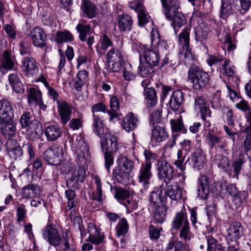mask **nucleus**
<instances>
[{
	"mask_svg": "<svg viewBox=\"0 0 251 251\" xmlns=\"http://www.w3.org/2000/svg\"><path fill=\"white\" fill-rule=\"evenodd\" d=\"M100 141L101 148L104 154L105 167L109 172L114 163L113 153L119 148L117 137L111 133H105Z\"/></svg>",
	"mask_w": 251,
	"mask_h": 251,
	"instance_id": "obj_3",
	"label": "nucleus"
},
{
	"mask_svg": "<svg viewBox=\"0 0 251 251\" xmlns=\"http://www.w3.org/2000/svg\"><path fill=\"white\" fill-rule=\"evenodd\" d=\"M209 192V179L206 176L201 175L198 181V197L200 199L206 200L208 198Z\"/></svg>",
	"mask_w": 251,
	"mask_h": 251,
	"instance_id": "obj_20",
	"label": "nucleus"
},
{
	"mask_svg": "<svg viewBox=\"0 0 251 251\" xmlns=\"http://www.w3.org/2000/svg\"><path fill=\"white\" fill-rule=\"evenodd\" d=\"M140 60L155 67L159 65L160 56L158 51L155 49H145L139 55Z\"/></svg>",
	"mask_w": 251,
	"mask_h": 251,
	"instance_id": "obj_14",
	"label": "nucleus"
},
{
	"mask_svg": "<svg viewBox=\"0 0 251 251\" xmlns=\"http://www.w3.org/2000/svg\"><path fill=\"white\" fill-rule=\"evenodd\" d=\"M110 110H107V113L109 116V120L113 122L114 119L118 117L117 111L119 109L120 103L116 96L111 97L110 100Z\"/></svg>",
	"mask_w": 251,
	"mask_h": 251,
	"instance_id": "obj_47",
	"label": "nucleus"
},
{
	"mask_svg": "<svg viewBox=\"0 0 251 251\" xmlns=\"http://www.w3.org/2000/svg\"><path fill=\"white\" fill-rule=\"evenodd\" d=\"M155 66L140 60V64L138 68V74L142 77L151 76L155 72Z\"/></svg>",
	"mask_w": 251,
	"mask_h": 251,
	"instance_id": "obj_45",
	"label": "nucleus"
},
{
	"mask_svg": "<svg viewBox=\"0 0 251 251\" xmlns=\"http://www.w3.org/2000/svg\"><path fill=\"white\" fill-rule=\"evenodd\" d=\"M41 125L40 124L39 126H36L34 128H26V138L31 141L38 139L43 133L42 130L41 129Z\"/></svg>",
	"mask_w": 251,
	"mask_h": 251,
	"instance_id": "obj_54",
	"label": "nucleus"
},
{
	"mask_svg": "<svg viewBox=\"0 0 251 251\" xmlns=\"http://www.w3.org/2000/svg\"><path fill=\"white\" fill-rule=\"evenodd\" d=\"M113 176L118 182L126 184L129 180L130 175L123 170L121 166H116L113 170Z\"/></svg>",
	"mask_w": 251,
	"mask_h": 251,
	"instance_id": "obj_35",
	"label": "nucleus"
},
{
	"mask_svg": "<svg viewBox=\"0 0 251 251\" xmlns=\"http://www.w3.org/2000/svg\"><path fill=\"white\" fill-rule=\"evenodd\" d=\"M214 162L224 172L228 173L230 167V162L226 156L221 153L217 154L214 156Z\"/></svg>",
	"mask_w": 251,
	"mask_h": 251,
	"instance_id": "obj_50",
	"label": "nucleus"
},
{
	"mask_svg": "<svg viewBox=\"0 0 251 251\" xmlns=\"http://www.w3.org/2000/svg\"><path fill=\"white\" fill-rule=\"evenodd\" d=\"M21 68L23 72L27 76H34L39 71L36 60L31 57H25L22 61Z\"/></svg>",
	"mask_w": 251,
	"mask_h": 251,
	"instance_id": "obj_15",
	"label": "nucleus"
},
{
	"mask_svg": "<svg viewBox=\"0 0 251 251\" xmlns=\"http://www.w3.org/2000/svg\"><path fill=\"white\" fill-rule=\"evenodd\" d=\"M27 102L30 105H34L40 100H42V95L38 87H30L27 89Z\"/></svg>",
	"mask_w": 251,
	"mask_h": 251,
	"instance_id": "obj_36",
	"label": "nucleus"
},
{
	"mask_svg": "<svg viewBox=\"0 0 251 251\" xmlns=\"http://www.w3.org/2000/svg\"><path fill=\"white\" fill-rule=\"evenodd\" d=\"M189 224L186 209L183 207L179 212H176L172 223V228L177 230L183 225Z\"/></svg>",
	"mask_w": 251,
	"mask_h": 251,
	"instance_id": "obj_23",
	"label": "nucleus"
},
{
	"mask_svg": "<svg viewBox=\"0 0 251 251\" xmlns=\"http://www.w3.org/2000/svg\"><path fill=\"white\" fill-rule=\"evenodd\" d=\"M191 161L193 169L196 170H200L204 167L206 157L201 149H197L191 154Z\"/></svg>",
	"mask_w": 251,
	"mask_h": 251,
	"instance_id": "obj_19",
	"label": "nucleus"
},
{
	"mask_svg": "<svg viewBox=\"0 0 251 251\" xmlns=\"http://www.w3.org/2000/svg\"><path fill=\"white\" fill-rule=\"evenodd\" d=\"M174 248V251H191L190 246L188 244L171 238L167 243L165 251H171Z\"/></svg>",
	"mask_w": 251,
	"mask_h": 251,
	"instance_id": "obj_29",
	"label": "nucleus"
},
{
	"mask_svg": "<svg viewBox=\"0 0 251 251\" xmlns=\"http://www.w3.org/2000/svg\"><path fill=\"white\" fill-rule=\"evenodd\" d=\"M8 79L9 83L14 92L18 94H23L24 93V86L17 73L10 74L8 75Z\"/></svg>",
	"mask_w": 251,
	"mask_h": 251,
	"instance_id": "obj_30",
	"label": "nucleus"
},
{
	"mask_svg": "<svg viewBox=\"0 0 251 251\" xmlns=\"http://www.w3.org/2000/svg\"><path fill=\"white\" fill-rule=\"evenodd\" d=\"M42 189L37 184L30 183L22 189V197L24 199H38L42 195Z\"/></svg>",
	"mask_w": 251,
	"mask_h": 251,
	"instance_id": "obj_16",
	"label": "nucleus"
},
{
	"mask_svg": "<svg viewBox=\"0 0 251 251\" xmlns=\"http://www.w3.org/2000/svg\"><path fill=\"white\" fill-rule=\"evenodd\" d=\"M151 47L160 50H166L168 45L166 42L161 39L157 30L152 31L151 32Z\"/></svg>",
	"mask_w": 251,
	"mask_h": 251,
	"instance_id": "obj_39",
	"label": "nucleus"
},
{
	"mask_svg": "<svg viewBox=\"0 0 251 251\" xmlns=\"http://www.w3.org/2000/svg\"><path fill=\"white\" fill-rule=\"evenodd\" d=\"M129 229V225L125 218L121 219L116 226V231L118 236H125Z\"/></svg>",
	"mask_w": 251,
	"mask_h": 251,
	"instance_id": "obj_53",
	"label": "nucleus"
},
{
	"mask_svg": "<svg viewBox=\"0 0 251 251\" xmlns=\"http://www.w3.org/2000/svg\"><path fill=\"white\" fill-rule=\"evenodd\" d=\"M144 0H134L128 3L130 9L135 11L138 14V25L143 27L149 22L150 16L144 6Z\"/></svg>",
	"mask_w": 251,
	"mask_h": 251,
	"instance_id": "obj_6",
	"label": "nucleus"
},
{
	"mask_svg": "<svg viewBox=\"0 0 251 251\" xmlns=\"http://www.w3.org/2000/svg\"><path fill=\"white\" fill-rule=\"evenodd\" d=\"M234 10L230 0H222L219 12V17L221 19L227 20L228 17L233 15Z\"/></svg>",
	"mask_w": 251,
	"mask_h": 251,
	"instance_id": "obj_28",
	"label": "nucleus"
},
{
	"mask_svg": "<svg viewBox=\"0 0 251 251\" xmlns=\"http://www.w3.org/2000/svg\"><path fill=\"white\" fill-rule=\"evenodd\" d=\"M62 130L59 126L53 125L46 127L45 130V135L49 142L55 141L62 135Z\"/></svg>",
	"mask_w": 251,
	"mask_h": 251,
	"instance_id": "obj_24",
	"label": "nucleus"
},
{
	"mask_svg": "<svg viewBox=\"0 0 251 251\" xmlns=\"http://www.w3.org/2000/svg\"><path fill=\"white\" fill-rule=\"evenodd\" d=\"M244 157L243 156H240L238 158H235L233 162L232 167L233 172L228 171V174L230 177L238 178V176L241 173L242 165L244 163Z\"/></svg>",
	"mask_w": 251,
	"mask_h": 251,
	"instance_id": "obj_48",
	"label": "nucleus"
},
{
	"mask_svg": "<svg viewBox=\"0 0 251 251\" xmlns=\"http://www.w3.org/2000/svg\"><path fill=\"white\" fill-rule=\"evenodd\" d=\"M211 75L200 67L191 65L188 71L187 79L195 91H202L209 84Z\"/></svg>",
	"mask_w": 251,
	"mask_h": 251,
	"instance_id": "obj_2",
	"label": "nucleus"
},
{
	"mask_svg": "<svg viewBox=\"0 0 251 251\" xmlns=\"http://www.w3.org/2000/svg\"><path fill=\"white\" fill-rule=\"evenodd\" d=\"M222 67L224 69L225 74L228 77H233L235 75V67L231 65L230 61L229 59L225 60Z\"/></svg>",
	"mask_w": 251,
	"mask_h": 251,
	"instance_id": "obj_59",
	"label": "nucleus"
},
{
	"mask_svg": "<svg viewBox=\"0 0 251 251\" xmlns=\"http://www.w3.org/2000/svg\"><path fill=\"white\" fill-rule=\"evenodd\" d=\"M244 227L240 222L238 221L232 222L227 229L226 241L237 242L244 235Z\"/></svg>",
	"mask_w": 251,
	"mask_h": 251,
	"instance_id": "obj_9",
	"label": "nucleus"
},
{
	"mask_svg": "<svg viewBox=\"0 0 251 251\" xmlns=\"http://www.w3.org/2000/svg\"><path fill=\"white\" fill-rule=\"evenodd\" d=\"M138 124V120L137 116L130 113L127 114L123 119L122 126L127 132H130L134 130Z\"/></svg>",
	"mask_w": 251,
	"mask_h": 251,
	"instance_id": "obj_27",
	"label": "nucleus"
},
{
	"mask_svg": "<svg viewBox=\"0 0 251 251\" xmlns=\"http://www.w3.org/2000/svg\"><path fill=\"white\" fill-rule=\"evenodd\" d=\"M75 213V210H72L70 213V218L73 219V225L79 231L81 239L84 238L87 234L85 227L83 224V220L80 216H75L74 214Z\"/></svg>",
	"mask_w": 251,
	"mask_h": 251,
	"instance_id": "obj_42",
	"label": "nucleus"
},
{
	"mask_svg": "<svg viewBox=\"0 0 251 251\" xmlns=\"http://www.w3.org/2000/svg\"><path fill=\"white\" fill-rule=\"evenodd\" d=\"M184 100L183 93L180 90L174 92L170 99L169 104L174 111H177L181 107Z\"/></svg>",
	"mask_w": 251,
	"mask_h": 251,
	"instance_id": "obj_32",
	"label": "nucleus"
},
{
	"mask_svg": "<svg viewBox=\"0 0 251 251\" xmlns=\"http://www.w3.org/2000/svg\"><path fill=\"white\" fill-rule=\"evenodd\" d=\"M167 191V197L176 201L181 200L184 192L183 188L178 185H169Z\"/></svg>",
	"mask_w": 251,
	"mask_h": 251,
	"instance_id": "obj_41",
	"label": "nucleus"
},
{
	"mask_svg": "<svg viewBox=\"0 0 251 251\" xmlns=\"http://www.w3.org/2000/svg\"><path fill=\"white\" fill-rule=\"evenodd\" d=\"M167 191L163 186V184L159 187H154L149 196L150 207L166 205L167 199Z\"/></svg>",
	"mask_w": 251,
	"mask_h": 251,
	"instance_id": "obj_7",
	"label": "nucleus"
},
{
	"mask_svg": "<svg viewBox=\"0 0 251 251\" xmlns=\"http://www.w3.org/2000/svg\"><path fill=\"white\" fill-rule=\"evenodd\" d=\"M144 96L147 100V107L152 108L157 102V97L155 89L153 87L145 88Z\"/></svg>",
	"mask_w": 251,
	"mask_h": 251,
	"instance_id": "obj_37",
	"label": "nucleus"
},
{
	"mask_svg": "<svg viewBox=\"0 0 251 251\" xmlns=\"http://www.w3.org/2000/svg\"><path fill=\"white\" fill-rule=\"evenodd\" d=\"M163 230L162 227H156L151 225L149 228V235L152 240H157L160 236V232Z\"/></svg>",
	"mask_w": 251,
	"mask_h": 251,
	"instance_id": "obj_64",
	"label": "nucleus"
},
{
	"mask_svg": "<svg viewBox=\"0 0 251 251\" xmlns=\"http://www.w3.org/2000/svg\"><path fill=\"white\" fill-rule=\"evenodd\" d=\"M57 105L60 122L63 126H65L71 120L73 106L63 100L57 101Z\"/></svg>",
	"mask_w": 251,
	"mask_h": 251,
	"instance_id": "obj_13",
	"label": "nucleus"
},
{
	"mask_svg": "<svg viewBox=\"0 0 251 251\" xmlns=\"http://www.w3.org/2000/svg\"><path fill=\"white\" fill-rule=\"evenodd\" d=\"M16 131V124L13 118L0 119V132L6 138L14 136Z\"/></svg>",
	"mask_w": 251,
	"mask_h": 251,
	"instance_id": "obj_17",
	"label": "nucleus"
},
{
	"mask_svg": "<svg viewBox=\"0 0 251 251\" xmlns=\"http://www.w3.org/2000/svg\"><path fill=\"white\" fill-rule=\"evenodd\" d=\"M154 210L153 216L155 221L159 224H162L166 218L167 207L166 205L150 207Z\"/></svg>",
	"mask_w": 251,
	"mask_h": 251,
	"instance_id": "obj_43",
	"label": "nucleus"
},
{
	"mask_svg": "<svg viewBox=\"0 0 251 251\" xmlns=\"http://www.w3.org/2000/svg\"><path fill=\"white\" fill-rule=\"evenodd\" d=\"M110 188L114 193V198L121 204L130 197V193L126 189L117 186L113 187L112 186H111Z\"/></svg>",
	"mask_w": 251,
	"mask_h": 251,
	"instance_id": "obj_38",
	"label": "nucleus"
},
{
	"mask_svg": "<svg viewBox=\"0 0 251 251\" xmlns=\"http://www.w3.org/2000/svg\"><path fill=\"white\" fill-rule=\"evenodd\" d=\"M191 27H186L178 35V41L181 47L190 45V33Z\"/></svg>",
	"mask_w": 251,
	"mask_h": 251,
	"instance_id": "obj_55",
	"label": "nucleus"
},
{
	"mask_svg": "<svg viewBox=\"0 0 251 251\" xmlns=\"http://www.w3.org/2000/svg\"><path fill=\"white\" fill-rule=\"evenodd\" d=\"M245 134L244 140L242 144L245 153L251 150V129L250 130H244Z\"/></svg>",
	"mask_w": 251,
	"mask_h": 251,
	"instance_id": "obj_60",
	"label": "nucleus"
},
{
	"mask_svg": "<svg viewBox=\"0 0 251 251\" xmlns=\"http://www.w3.org/2000/svg\"><path fill=\"white\" fill-rule=\"evenodd\" d=\"M150 145L155 147L160 145L168 138V134L164 127L160 126H154L151 130Z\"/></svg>",
	"mask_w": 251,
	"mask_h": 251,
	"instance_id": "obj_12",
	"label": "nucleus"
},
{
	"mask_svg": "<svg viewBox=\"0 0 251 251\" xmlns=\"http://www.w3.org/2000/svg\"><path fill=\"white\" fill-rule=\"evenodd\" d=\"M100 43L96 46V51L100 57L104 55L107 49L113 45V42L106 33L101 35L100 39Z\"/></svg>",
	"mask_w": 251,
	"mask_h": 251,
	"instance_id": "obj_26",
	"label": "nucleus"
},
{
	"mask_svg": "<svg viewBox=\"0 0 251 251\" xmlns=\"http://www.w3.org/2000/svg\"><path fill=\"white\" fill-rule=\"evenodd\" d=\"M8 153L12 159L15 160L21 158L23 154V151L20 146H16L10 149Z\"/></svg>",
	"mask_w": 251,
	"mask_h": 251,
	"instance_id": "obj_61",
	"label": "nucleus"
},
{
	"mask_svg": "<svg viewBox=\"0 0 251 251\" xmlns=\"http://www.w3.org/2000/svg\"><path fill=\"white\" fill-rule=\"evenodd\" d=\"M42 234L50 245L56 247L60 245L62 241L61 234L52 223L48 222L47 225L42 229Z\"/></svg>",
	"mask_w": 251,
	"mask_h": 251,
	"instance_id": "obj_5",
	"label": "nucleus"
},
{
	"mask_svg": "<svg viewBox=\"0 0 251 251\" xmlns=\"http://www.w3.org/2000/svg\"><path fill=\"white\" fill-rule=\"evenodd\" d=\"M53 38L54 42L58 45L72 42L74 40V37L72 33L66 29L63 31H57L55 33Z\"/></svg>",
	"mask_w": 251,
	"mask_h": 251,
	"instance_id": "obj_33",
	"label": "nucleus"
},
{
	"mask_svg": "<svg viewBox=\"0 0 251 251\" xmlns=\"http://www.w3.org/2000/svg\"><path fill=\"white\" fill-rule=\"evenodd\" d=\"M123 54L121 50L112 48L106 54V59L108 63L123 62L124 61Z\"/></svg>",
	"mask_w": 251,
	"mask_h": 251,
	"instance_id": "obj_40",
	"label": "nucleus"
},
{
	"mask_svg": "<svg viewBox=\"0 0 251 251\" xmlns=\"http://www.w3.org/2000/svg\"><path fill=\"white\" fill-rule=\"evenodd\" d=\"M87 231L89 234L86 241L95 245L102 243L104 238V233L101 232V229L92 223L87 224Z\"/></svg>",
	"mask_w": 251,
	"mask_h": 251,
	"instance_id": "obj_11",
	"label": "nucleus"
},
{
	"mask_svg": "<svg viewBox=\"0 0 251 251\" xmlns=\"http://www.w3.org/2000/svg\"><path fill=\"white\" fill-rule=\"evenodd\" d=\"M208 34V30L204 25H199L195 29V39L197 42L203 44L205 42Z\"/></svg>",
	"mask_w": 251,
	"mask_h": 251,
	"instance_id": "obj_49",
	"label": "nucleus"
},
{
	"mask_svg": "<svg viewBox=\"0 0 251 251\" xmlns=\"http://www.w3.org/2000/svg\"><path fill=\"white\" fill-rule=\"evenodd\" d=\"M71 175L75 176L80 182H83L86 178V172L84 168L80 166L75 168Z\"/></svg>",
	"mask_w": 251,
	"mask_h": 251,
	"instance_id": "obj_62",
	"label": "nucleus"
},
{
	"mask_svg": "<svg viewBox=\"0 0 251 251\" xmlns=\"http://www.w3.org/2000/svg\"><path fill=\"white\" fill-rule=\"evenodd\" d=\"M118 28L121 32H128L132 29L133 20L127 14L119 15L117 18Z\"/></svg>",
	"mask_w": 251,
	"mask_h": 251,
	"instance_id": "obj_21",
	"label": "nucleus"
},
{
	"mask_svg": "<svg viewBox=\"0 0 251 251\" xmlns=\"http://www.w3.org/2000/svg\"><path fill=\"white\" fill-rule=\"evenodd\" d=\"M179 229L180 238L185 241H190L191 238L192 233L190 231L189 223L187 225H183Z\"/></svg>",
	"mask_w": 251,
	"mask_h": 251,
	"instance_id": "obj_58",
	"label": "nucleus"
},
{
	"mask_svg": "<svg viewBox=\"0 0 251 251\" xmlns=\"http://www.w3.org/2000/svg\"><path fill=\"white\" fill-rule=\"evenodd\" d=\"M162 12L166 19L171 21V25L176 28L184 25L185 18L184 15L178 11L180 8L179 0H161Z\"/></svg>",
	"mask_w": 251,
	"mask_h": 251,
	"instance_id": "obj_1",
	"label": "nucleus"
},
{
	"mask_svg": "<svg viewBox=\"0 0 251 251\" xmlns=\"http://www.w3.org/2000/svg\"><path fill=\"white\" fill-rule=\"evenodd\" d=\"M93 122L92 124L93 131L99 136L100 140L105 135L103 122L100 117L96 114L93 115Z\"/></svg>",
	"mask_w": 251,
	"mask_h": 251,
	"instance_id": "obj_34",
	"label": "nucleus"
},
{
	"mask_svg": "<svg viewBox=\"0 0 251 251\" xmlns=\"http://www.w3.org/2000/svg\"><path fill=\"white\" fill-rule=\"evenodd\" d=\"M20 123L22 128H31L40 126V123L31 116L29 112L25 111L21 117Z\"/></svg>",
	"mask_w": 251,
	"mask_h": 251,
	"instance_id": "obj_31",
	"label": "nucleus"
},
{
	"mask_svg": "<svg viewBox=\"0 0 251 251\" xmlns=\"http://www.w3.org/2000/svg\"><path fill=\"white\" fill-rule=\"evenodd\" d=\"M14 110L11 103L6 99L0 100V119L14 118Z\"/></svg>",
	"mask_w": 251,
	"mask_h": 251,
	"instance_id": "obj_22",
	"label": "nucleus"
},
{
	"mask_svg": "<svg viewBox=\"0 0 251 251\" xmlns=\"http://www.w3.org/2000/svg\"><path fill=\"white\" fill-rule=\"evenodd\" d=\"M170 125L172 132H180L183 134H186L187 132V129L184 126L183 124L182 116H179V118L176 119H171Z\"/></svg>",
	"mask_w": 251,
	"mask_h": 251,
	"instance_id": "obj_46",
	"label": "nucleus"
},
{
	"mask_svg": "<svg viewBox=\"0 0 251 251\" xmlns=\"http://www.w3.org/2000/svg\"><path fill=\"white\" fill-rule=\"evenodd\" d=\"M91 29L90 24H84L79 22L76 26V30L79 33V38L82 42L86 40V36L90 32Z\"/></svg>",
	"mask_w": 251,
	"mask_h": 251,
	"instance_id": "obj_51",
	"label": "nucleus"
},
{
	"mask_svg": "<svg viewBox=\"0 0 251 251\" xmlns=\"http://www.w3.org/2000/svg\"><path fill=\"white\" fill-rule=\"evenodd\" d=\"M16 215L17 222H21L25 221L26 217V209L24 204H19L16 208Z\"/></svg>",
	"mask_w": 251,
	"mask_h": 251,
	"instance_id": "obj_63",
	"label": "nucleus"
},
{
	"mask_svg": "<svg viewBox=\"0 0 251 251\" xmlns=\"http://www.w3.org/2000/svg\"><path fill=\"white\" fill-rule=\"evenodd\" d=\"M81 9L83 11L84 16L89 19L94 18L98 14L96 5L89 0H82Z\"/></svg>",
	"mask_w": 251,
	"mask_h": 251,
	"instance_id": "obj_25",
	"label": "nucleus"
},
{
	"mask_svg": "<svg viewBox=\"0 0 251 251\" xmlns=\"http://www.w3.org/2000/svg\"><path fill=\"white\" fill-rule=\"evenodd\" d=\"M158 177L165 183L166 186L174 179L176 176V171L164 158H160L156 164Z\"/></svg>",
	"mask_w": 251,
	"mask_h": 251,
	"instance_id": "obj_4",
	"label": "nucleus"
},
{
	"mask_svg": "<svg viewBox=\"0 0 251 251\" xmlns=\"http://www.w3.org/2000/svg\"><path fill=\"white\" fill-rule=\"evenodd\" d=\"M248 196V192L247 191H238L232 198V201L238 208L242 204L243 201L246 200Z\"/></svg>",
	"mask_w": 251,
	"mask_h": 251,
	"instance_id": "obj_56",
	"label": "nucleus"
},
{
	"mask_svg": "<svg viewBox=\"0 0 251 251\" xmlns=\"http://www.w3.org/2000/svg\"><path fill=\"white\" fill-rule=\"evenodd\" d=\"M95 182L96 184V188L93 194V199L101 202L103 201V194L101 179L99 176H96L95 177Z\"/></svg>",
	"mask_w": 251,
	"mask_h": 251,
	"instance_id": "obj_52",
	"label": "nucleus"
},
{
	"mask_svg": "<svg viewBox=\"0 0 251 251\" xmlns=\"http://www.w3.org/2000/svg\"><path fill=\"white\" fill-rule=\"evenodd\" d=\"M17 70L16 60L10 51L5 50L0 58V72L5 75L8 72Z\"/></svg>",
	"mask_w": 251,
	"mask_h": 251,
	"instance_id": "obj_8",
	"label": "nucleus"
},
{
	"mask_svg": "<svg viewBox=\"0 0 251 251\" xmlns=\"http://www.w3.org/2000/svg\"><path fill=\"white\" fill-rule=\"evenodd\" d=\"M118 162L117 166H121L123 170L129 174L134 167L133 162L126 156H121Z\"/></svg>",
	"mask_w": 251,
	"mask_h": 251,
	"instance_id": "obj_57",
	"label": "nucleus"
},
{
	"mask_svg": "<svg viewBox=\"0 0 251 251\" xmlns=\"http://www.w3.org/2000/svg\"><path fill=\"white\" fill-rule=\"evenodd\" d=\"M28 36L30 37L34 46L41 48L46 47L47 37L43 28L39 26L34 27Z\"/></svg>",
	"mask_w": 251,
	"mask_h": 251,
	"instance_id": "obj_10",
	"label": "nucleus"
},
{
	"mask_svg": "<svg viewBox=\"0 0 251 251\" xmlns=\"http://www.w3.org/2000/svg\"><path fill=\"white\" fill-rule=\"evenodd\" d=\"M206 139L208 141L210 148H213L217 145V148H219L221 149H225L227 146V143L226 141L222 142L221 137L210 132L207 133Z\"/></svg>",
	"mask_w": 251,
	"mask_h": 251,
	"instance_id": "obj_44",
	"label": "nucleus"
},
{
	"mask_svg": "<svg viewBox=\"0 0 251 251\" xmlns=\"http://www.w3.org/2000/svg\"><path fill=\"white\" fill-rule=\"evenodd\" d=\"M152 176L151 167L144 164H141L137 175L138 182L141 184L145 189H148L150 181Z\"/></svg>",
	"mask_w": 251,
	"mask_h": 251,
	"instance_id": "obj_18",
	"label": "nucleus"
}]
</instances>
